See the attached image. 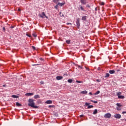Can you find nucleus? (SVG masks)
Here are the masks:
<instances>
[{
	"instance_id": "f704fd0d",
	"label": "nucleus",
	"mask_w": 126,
	"mask_h": 126,
	"mask_svg": "<svg viewBox=\"0 0 126 126\" xmlns=\"http://www.w3.org/2000/svg\"><path fill=\"white\" fill-rule=\"evenodd\" d=\"M39 16H40V17H41V18H44V16H43V15L39 14Z\"/></svg>"
},
{
	"instance_id": "ddd939ff",
	"label": "nucleus",
	"mask_w": 126,
	"mask_h": 126,
	"mask_svg": "<svg viewBox=\"0 0 126 126\" xmlns=\"http://www.w3.org/2000/svg\"><path fill=\"white\" fill-rule=\"evenodd\" d=\"M52 103L53 101L52 100H47L46 101V103L48 104H52Z\"/></svg>"
},
{
	"instance_id": "f03ea898",
	"label": "nucleus",
	"mask_w": 126,
	"mask_h": 126,
	"mask_svg": "<svg viewBox=\"0 0 126 126\" xmlns=\"http://www.w3.org/2000/svg\"><path fill=\"white\" fill-rule=\"evenodd\" d=\"M76 26L78 28H79L80 27V19L79 18H77V20L76 21Z\"/></svg>"
},
{
	"instance_id": "58836bf2",
	"label": "nucleus",
	"mask_w": 126,
	"mask_h": 126,
	"mask_svg": "<svg viewBox=\"0 0 126 126\" xmlns=\"http://www.w3.org/2000/svg\"><path fill=\"white\" fill-rule=\"evenodd\" d=\"M2 30H3V31L4 32L5 31V28L3 27Z\"/></svg>"
},
{
	"instance_id": "a878e982",
	"label": "nucleus",
	"mask_w": 126,
	"mask_h": 126,
	"mask_svg": "<svg viewBox=\"0 0 126 126\" xmlns=\"http://www.w3.org/2000/svg\"><path fill=\"white\" fill-rule=\"evenodd\" d=\"M32 36L34 37V38H36V37H37V34H36V33L34 32L32 34Z\"/></svg>"
},
{
	"instance_id": "393cba45",
	"label": "nucleus",
	"mask_w": 126,
	"mask_h": 126,
	"mask_svg": "<svg viewBox=\"0 0 126 126\" xmlns=\"http://www.w3.org/2000/svg\"><path fill=\"white\" fill-rule=\"evenodd\" d=\"M53 2H55V3H58L59 0H53Z\"/></svg>"
},
{
	"instance_id": "412c9836",
	"label": "nucleus",
	"mask_w": 126,
	"mask_h": 126,
	"mask_svg": "<svg viewBox=\"0 0 126 126\" xmlns=\"http://www.w3.org/2000/svg\"><path fill=\"white\" fill-rule=\"evenodd\" d=\"M16 105L17 106H18V107H20V106H21V104H20V103H19V102H16Z\"/></svg>"
},
{
	"instance_id": "20e7f679",
	"label": "nucleus",
	"mask_w": 126,
	"mask_h": 126,
	"mask_svg": "<svg viewBox=\"0 0 126 126\" xmlns=\"http://www.w3.org/2000/svg\"><path fill=\"white\" fill-rule=\"evenodd\" d=\"M80 0L81 3H82V4H84V5H85V4H86L87 3H88L87 0Z\"/></svg>"
},
{
	"instance_id": "de8ad7c7",
	"label": "nucleus",
	"mask_w": 126,
	"mask_h": 126,
	"mask_svg": "<svg viewBox=\"0 0 126 126\" xmlns=\"http://www.w3.org/2000/svg\"><path fill=\"white\" fill-rule=\"evenodd\" d=\"M32 65H39V64H33Z\"/></svg>"
},
{
	"instance_id": "b1692460",
	"label": "nucleus",
	"mask_w": 126,
	"mask_h": 126,
	"mask_svg": "<svg viewBox=\"0 0 126 126\" xmlns=\"http://www.w3.org/2000/svg\"><path fill=\"white\" fill-rule=\"evenodd\" d=\"M91 101L93 103H94V104H97V103H98V101H97L91 100Z\"/></svg>"
},
{
	"instance_id": "c03bdc74",
	"label": "nucleus",
	"mask_w": 126,
	"mask_h": 126,
	"mask_svg": "<svg viewBox=\"0 0 126 126\" xmlns=\"http://www.w3.org/2000/svg\"><path fill=\"white\" fill-rule=\"evenodd\" d=\"M86 7L90 8V5H87Z\"/></svg>"
},
{
	"instance_id": "4c0bfd02",
	"label": "nucleus",
	"mask_w": 126,
	"mask_h": 126,
	"mask_svg": "<svg viewBox=\"0 0 126 126\" xmlns=\"http://www.w3.org/2000/svg\"><path fill=\"white\" fill-rule=\"evenodd\" d=\"M66 25H72V24L70 23H68L66 24Z\"/></svg>"
},
{
	"instance_id": "f3484780",
	"label": "nucleus",
	"mask_w": 126,
	"mask_h": 126,
	"mask_svg": "<svg viewBox=\"0 0 126 126\" xmlns=\"http://www.w3.org/2000/svg\"><path fill=\"white\" fill-rule=\"evenodd\" d=\"M109 76H110V74H109L108 73H106L105 75L104 76V77L107 78V77H109Z\"/></svg>"
},
{
	"instance_id": "864d4df0",
	"label": "nucleus",
	"mask_w": 126,
	"mask_h": 126,
	"mask_svg": "<svg viewBox=\"0 0 126 126\" xmlns=\"http://www.w3.org/2000/svg\"><path fill=\"white\" fill-rule=\"evenodd\" d=\"M2 86H3V87H5L6 86H5V85H3Z\"/></svg>"
},
{
	"instance_id": "603ef678",
	"label": "nucleus",
	"mask_w": 126,
	"mask_h": 126,
	"mask_svg": "<svg viewBox=\"0 0 126 126\" xmlns=\"http://www.w3.org/2000/svg\"><path fill=\"white\" fill-rule=\"evenodd\" d=\"M40 61H44V60L42 58H40Z\"/></svg>"
},
{
	"instance_id": "1a4fd4ad",
	"label": "nucleus",
	"mask_w": 126,
	"mask_h": 126,
	"mask_svg": "<svg viewBox=\"0 0 126 126\" xmlns=\"http://www.w3.org/2000/svg\"><path fill=\"white\" fill-rule=\"evenodd\" d=\"M86 19H87V16H84L82 17V20L85 21V20H86Z\"/></svg>"
},
{
	"instance_id": "a211bd4d",
	"label": "nucleus",
	"mask_w": 126,
	"mask_h": 126,
	"mask_svg": "<svg viewBox=\"0 0 126 126\" xmlns=\"http://www.w3.org/2000/svg\"><path fill=\"white\" fill-rule=\"evenodd\" d=\"M98 94H100V91H97L96 93L94 94V95H98Z\"/></svg>"
},
{
	"instance_id": "aec40b11",
	"label": "nucleus",
	"mask_w": 126,
	"mask_h": 126,
	"mask_svg": "<svg viewBox=\"0 0 126 126\" xmlns=\"http://www.w3.org/2000/svg\"><path fill=\"white\" fill-rule=\"evenodd\" d=\"M12 98H18V96H17L16 95H14V94H13L12 95Z\"/></svg>"
},
{
	"instance_id": "5701e85b",
	"label": "nucleus",
	"mask_w": 126,
	"mask_h": 126,
	"mask_svg": "<svg viewBox=\"0 0 126 126\" xmlns=\"http://www.w3.org/2000/svg\"><path fill=\"white\" fill-rule=\"evenodd\" d=\"M117 94L118 97H119V96H121V95H122V93L118 92V93H117Z\"/></svg>"
},
{
	"instance_id": "79ce46f5",
	"label": "nucleus",
	"mask_w": 126,
	"mask_h": 126,
	"mask_svg": "<svg viewBox=\"0 0 126 126\" xmlns=\"http://www.w3.org/2000/svg\"><path fill=\"white\" fill-rule=\"evenodd\" d=\"M40 84H44V82L43 81H41L40 82Z\"/></svg>"
},
{
	"instance_id": "37998d69",
	"label": "nucleus",
	"mask_w": 126,
	"mask_h": 126,
	"mask_svg": "<svg viewBox=\"0 0 126 126\" xmlns=\"http://www.w3.org/2000/svg\"><path fill=\"white\" fill-rule=\"evenodd\" d=\"M48 107H49V108H52V107H53V105H49Z\"/></svg>"
},
{
	"instance_id": "a18cd8bd",
	"label": "nucleus",
	"mask_w": 126,
	"mask_h": 126,
	"mask_svg": "<svg viewBox=\"0 0 126 126\" xmlns=\"http://www.w3.org/2000/svg\"><path fill=\"white\" fill-rule=\"evenodd\" d=\"M95 11H97V10H98V8L97 7H95Z\"/></svg>"
},
{
	"instance_id": "4d7b16f0",
	"label": "nucleus",
	"mask_w": 126,
	"mask_h": 126,
	"mask_svg": "<svg viewBox=\"0 0 126 126\" xmlns=\"http://www.w3.org/2000/svg\"><path fill=\"white\" fill-rule=\"evenodd\" d=\"M11 28H14V27H13V26L11 27Z\"/></svg>"
},
{
	"instance_id": "7ed1b4c3",
	"label": "nucleus",
	"mask_w": 126,
	"mask_h": 126,
	"mask_svg": "<svg viewBox=\"0 0 126 126\" xmlns=\"http://www.w3.org/2000/svg\"><path fill=\"white\" fill-rule=\"evenodd\" d=\"M78 9L80 11H85V9L83 8V6L82 5H79L78 7Z\"/></svg>"
},
{
	"instance_id": "4468645a",
	"label": "nucleus",
	"mask_w": 126,
	"mask_h": 126,
	"mask_svg": "<svg viewBox=\"0 0 126 126\" xmlns=\"http://www.w3.org/2000/svg\"><path fill=\"white\" fill-rule=\"evenodd\" d=\"M118 97L119 99H125V96L124 95H119Z\"/></svg>"
},
{
	"instance_id": "bb28decb",
	"label": "nucleus",
	"mask_w": 126,
	"mask_h": 126,
	"mask_svg": "<svg viewBox=\"0 0 126 126\" xmlns=\"http://www.w3.org/2000/svg\"><path fill=\"white\" fill-rule=\"evenodd\" d=\"M67 81L69 83H71L72 82V79H69Z\"/></svg>"
},
{
	"instance_id": "9d476101",
	"label": "nucleus",
	"mask_w": 126,
	"mask_h": 126,
	"mask_svg": "<svg viewBox=\"0 0 126 126\" xmlns=\"http://www.w3.org/2000/svg\"><path fill=\"white\" fill-rule=\"evenodd\" d=\"M115 71L114 70H110L109 72L110 74H114V73H115Z\"/></svg>"
},
{
	"instance_id": "ea45409f",
	"label": "nucleus",
	"mask_w": 126,
	"mask_h": 126,
	"mask_svg": "<svg viewBox=\"0 0 126 126\" xmlns=\"http://www.w3.org/2000/svg\"><path fill=\"white\" fill-rule=\"evenodd\" d=\"M100 82V80L99 79L96 80V82Z\"/></svg>"
},
{
	"instance_id": "09e8293b",
	"label": "nucleus",
	"mask_w": 126,
	"mask_h": 126,
	"mask_svg": "<svg viewBox=\"0 0 126 126\" xmlns=\"http://www.w3.org/2000/svg\"><path fill=\"white\" fill-rule=\"evenodd\" d=\"M32 49H33V50H35V47L32 46Z\"/></svg>"
},
{
	"instance_id": "6ab92c4d",
	"label": "nucleus",
	"mask_w": 126,
	"mask_h": 126,
	"mask_svg": "<svg viewBox=\"0 0 126 126\" xmlns=\"http://www.w3.org/2000/svg\"><path fill=\"white\" fill-rule=\"evenodd\" d=\"M42 15L43 16H44L45 17H46V18H48V17L46 16V14H45V12H42Z\"/></svg>"
},
{
	"instance_id": "3c124183",
	"label": "nucleus",
	"mask_w": 126,
	"mask_h": 126,
	"mask_svg": "<svg viewBox=\"0 0 126 126\" xmlns=\"http://www.w3.org/2000/svg\"><path fill=\"white\" fill-rule=\"evenodd\" d=\"M89 94H90V95H92V93L90 92V93H89Z\"/></svg>"
},
{
	"instance_id": "9b49d317",
	"label": "nucleus",
	"mask_w": 126,
	"mask_h": 126,
	"mask_svg": "<svg viewBox=\"0 0 126 126\" xmlns=\"http://www.w3.org/2000/svg\"><path fill=\"white\" fill-rule=\"evenodd\" d=\"M65 4V2L63 3H58V5H60V6H63V5H64V4Z\"/></svg>"
},
{
	"instance_id": "dca6fc26",
	"label": "nucleus",
	"mask_w": 126,
	"mask_h": 126,
	"mask_svg": "<svg viewBox=\"0 0 126 126\" xmlns=\"http://www.w3.org/2000/svg\"><path fill=\"white\" fill-rule=\"evenodd\" d=\"M98 113V110L97 109H95L93 112V115H96Z\"/></svg>"
},
{
	"instance_id": "8fccbe9b",
	"label": "nucleus",
	"mask_w": 126,
	"mask_h": 126,
	"mask_svg": "<svg viewBox=\"0 0 126 126\" xmlns=\"http://www.w3.org/2000/svg\"><path fill=\"white\" fill-rule=\"evenodd\" d=\"M83 115H81L80 116V118H82V117H83Z\"/></svg>"
},
{
	"instance_id": "6e6d98bb",
	"label": "nucleus",
	"mask_w": 126,
	"mask_h": 126,
	"mask_svg": "<svg viewBox=\"0 0 126 126\" xmlns=\"http://www.w3.org/2000/svg\"><path fill=\"white\" fill-rule=\"evenodd\" d=\"M18 11H20L21 9H18Z\"/></svg>"
},
{
	"instance_id": "39448f33",
	"label": "nucleus",
	"mask_w": 126,
	"mask_h": 126,
	"mask_svg": "<svg viewBox=\"0 0 126 126\" xmlns=\"http://www.w3.org/2000/svg\"><path fill=\"white\" fill-rule=\"evenodd\" d=\"M104 118L106 119H110L111 118V114L110 113H106L104 115Z\"/></svg>"
},
{
	"instance_id": "c756f323",
	"label": "nucleus",
	"mask_w": 126,
	"mask_h": 126,
	"mask_svg": "<svg viewBox=\"0 0 126 126\" xmlns=\"http://www.w3.org/2000/svg\"><path fill=\"white\" fill-rule=\"evenodd\" d=\"M100 5H104L105 4V3L104 2H101L100 3Z\"/></svg>"
},
{
	"instance_id": "2eb2a0df",
	"label": "nucleus",
	"mask_w": 126,
	"mask_h": 126,
	"mask_svg": "<svg viewBox=\"0 0 126 126\" xmlns=\"http://www.w3.org/2000/svg\"><path fill=\"white\" fill-rule=\"evenodd\" d=\"M88 92L87 91H83L81 92V94H87Z\"/></svg>"
},
{
	"instance_id": "5fc2aeb1",
	"label": "nucleus",
	"mask_w": 126,
	"mask_h": 126,
	"mask_svg": "<svg viewBox=\"0 0 126 126\" xmlns=\"http://www.w3.org/2000/svg\"><path fill=\"white\" fill-rule=\"evenodd\" d=\"M87 70H89V69L88 68H86Z\"/></svg>"
},
{
	"instance_id": "6e6552de",
	"label": "nucleus",
	"mask_w": 126,
	"mask_h": 126,
	"mask_svg": "<svg viewBox=\"0 0 126 126\" xmlns=\"http://www.w3.org/2000/svg\"><path fill=\"white\" fill-rule=\"evenodd\" d=\"M32 95H34V94L32 93L26 94V96H32Z\"/></svg>"
},
{
	"instance_id": "7c9ffc66",
	"label": "nucleus",
	"mask_w": 126,
	"mask_h": 126,
	"mask_svg": "<svg viewBox=\"0 0 126 126\" xmlns=\"http://www.w3.org/2000/svg\"><path fill=\"white\" fill-rule=\"evenodd\" d=\"M66 43L67 44H70V40H66Z\"/></svg>"
},
{
	"instance_id": "423d86ee",
	"label": "nucleus",
	"mask_w": 126,
	"mask_h": 126,
	"mask_svg": "<svg viewBox=\"0 0 126 126\" xmlns=\"http://www.w3.org/2000/svg\"><path fill=\"white\" fill-rule=\"evenodd\" d=\"M114 118H115V119H121L122 116L121 114H115L114 115Z\"/></svg>"
},
{
	"instance_id": "4be33fe9",
	"label": "nucleus",
	"mask_w": 126,
	"mask_h": 126,
	"mask_svg": "<svg viewBox=\"0 0 126 126\" xmlns=\"http://www.w3.org/2000/svg\"><path fill=\"white\" fill-rule=\"evenodd\" d=\"M94 106L93 105H89L88 106V109H91V108H94Z\"/></svg>"
},
{
	"instance_id": "2f4dec72",
	"label": "nucleus",
	"mask_w": 126,
	"mask_h": 126,
	"mask_svg": "<svg viewBox=\"0 0 126 126\" xmlns=\"http://www.w3.org/2000/svg\"><path fill=\"white\" fill-rule=\"evenodd\" d=\"M116 71L117 72H119L120 71H121V69H116Z\"/></svg>"
},
{
	"instance_id": "c85d7f7f",
	"label": "nucleus",
	"mask_w": 126,
	"mask_h": 126,
	"mask_svg": "<svg viewBox=\"0 0 126 126\" xmlns=\"http://www.w3.org/2000/svg\"><path fill=\"white\" fill-rule=\"evenodd\" d=\"M117 110L118 111H121V110H122V109H121L120 107L118 106V107H117Z\"/></svg>"
},
{
	"instance_id": "cd10ccee",
	"label": "nucleus",
	"mask_w": 126,
	"mask_h": 126,
	"mask_svg": "<svg viewBox=\"0 0 126 126\" xmlns=\"http://www.w3.org/2000/svg\"><path fill=\"white\" fill-rule=\"evenodd\" d=\"M116 105H117V106H118V107H122V105H121L120 103H117V104H116Z\"/></svg>"
},
{
	"instance_id": "473e14b6",
	"label": "nucleus",
	"mask_w": 126,
	"mask_h": 126,
	"mask_svg": "<svg viewBox=\"0 0 126 126\" xmlns=\"http://www.w3.org/2000/svg\"><path fill=\"white\" fill-rule=\"evenodd\" d=\"M76 82H77V83H82V82L78 80H76Z\"/></svg>"
},
{
	"instance_id": "49530a36",
	"label": "nucleus",
	"mask_w": 126,
	"mask_h": 126,
	"mask_svg": "<svg viewBox=\"0 0 126 126\" xmlns=\"http://www.w3.org/2000/svg\"><path fill=\"white\" fill-rule=\"evenodd\" d=\"M122 114H126V111H123V112H122Z\"/></svg>"
},
{
	"instance_id": "a19ab883",
	"label": "nucleus",
	"mask_w": 126,
	"mask_h": 126,
	"mask_svg": "<svg viewBox=\"0 0 126 126\" xmlns=\"http://www.w3.org/2000/svg\"><path fill=\"white\" fill-rule=\"evenodd\" d=\"M78 67H80V68H81L82 69V66H81V65H78Z\"/></svg>"
},
{
	"instance_id": "f257e3e1",
	"label": "nucleus",
	"mask_w": 126,
	"mask_h": 126,
	"mask_svg": "<svg viewBox=\"0 0 126 126\" xmlns=\"http://www.w3.org/2000/svg\"><path fill=\"white\" fill-rule=\"evenodd\" d=\"M34 101L35 100L32 98L29 99L28 105L31 106L32 108H33L34 109H38V106L35 105Z\"/></svg>"
},
{
	"instance_id": "0eeeda50",
	"label": "nucleus",
	"mask_w": 126,
	"mask_h": 126,
	"mask_svg": "<svg viewBox=\"0 0 126 126\" xmlns=\"http://www.w3.org/2000/svg\"><path fill=\"white\" fill-rule=\"evenodd\" d=\"M63 77L62 76H58L56 77L57 80H61V79H63Z\"/></svg>"
},
{
	"instance_id": "e433bc0d",
	"label": "nucleus",
	"mask_w": 126,
	"mask_h": 126,
	"mask_svg": "<svg viewBox=\"0 0 126 126\" xmlns=\"http://www.w3.org/2000/svg\"><path fill=\"white\" fill-rule=\"evenodd\" d=\"M27 36H28L30 38H31V35H30V34H27Z\"/></svg>"
},
{
	"instance_id": "c9c22d12",
	"label": "nucleus",
	"mask_w": 126,
	"mask_h": 126,
	"mask_svg": "<svg viewBox=\"0 0 126 126\" xmlns=\"http://www.w3.org/2000/svg\"><path fill=\"white\" fill-rule=\"evenodd\" d=\"M59 7V5H58V4H57V5H56V6H55V8L56 9H58V8Z\"/></svg>"
},
{
	"instance_id": "f8f14e48",
	"label": "nucleus",
	"mask_w": 126,
	"mask_h": 126,
	"mask_svg": "<svg viewBox=\"0 0 126 126\" xmlns=\"http://www.w3.org/2000/svg\"><path fill=\"white\" fill-rule=\"evenodd\" d=\"M34 99H39L40 98V95L39 94H36L34 96Z\"/></svg>"
},
{
	"instance_id": "72a5a7b5",
	"label": "nucleus",
	"mask_w": 126,
	"mask_h": 126,
	"mask_svg": "<svg viewBox=\"0 0 126 126\" xmlns=\"http://www.w3.org/2000/svg\"><path fill=\"white\" fill-rule=\"evenodd\" d=\"M90 104V103L86 102L85 106H89Z\"/></svg>"
}]
</instances>
